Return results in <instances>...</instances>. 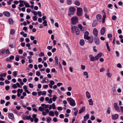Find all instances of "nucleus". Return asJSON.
Here are the masks:
<instances>
[{"mask_svg":"<svg viewBox=\"0 0 123 123\" xmlns=\"http://www.w3.org/2000/svg\"><path fill=\"white\" fill-rule=\"evenodd\" d=\"M78 17L74 16L72 17L71 19V22L72 24L75 25L78 23Z\"/></svg>","mask_w":123,"mask_h":123,"instance_id":"obj_1","label":"nucleus"},{"mask_svg":"<svg viewBox=\"0 0 123 123\" xmlns=\"http://www.w3.org/2000/svg\"><path fill=\"white\" fill-rule=\"evenodd\" d=\"M67 100L69 102L70 105L74 106L76 104L74 100L71 98H67Z\"/></svg>","mask_w":123,"mask_h":123,"instance_id":"obj_2","label":"nucleus"},{"mask_svg":"<svg viewBox=\"0 0 123 123\" xmlns=\"http://www.w3.org/2000/svg\"><path fill=\"white\" fill-rule=\"evenodd\" d=\"M77 15L79 16H81L82 15V10L81 8H78L77 9Z\"/></svg>","mask_w":123,"mask_h":123,"instance_id":"obj_3","label":"nucleus"},{"mask_svg":"<svg viewBox=\"0 0 123 123\" xmlns=\"http://www.w3.org/2000/svg\"><path fill=\"white\" fill-rule=\"evenodd\" d=\"M114 107L115 110L118 112H120L121 111L119 108L117 104L116 103H115L114 104Z\"/></svg>","mask_w":123,"mask_h":123,"instance_id":"obj_4","label":"nucleus"},{"mask_svg":"<svg viewBox=\"0 0 123 123\" xmlns=\"http://www.w3.org/2000/svg\"><path fill=\"white\" fill-rule=\"evenodd\" d=\"M89 35V32L88 31H86L84 35V39H86L87 40H88L90 38L88 36Z\"/></svg>","mask_w":123,"mask_h":123,"instance_id":"obj_5","label":"nucleus"},{"mask_svg":"<svg viewBox=\"0 0 123 123\" xmlns=\"http://www.w3.org/2000/svg\"><path fill=\"white\" fill-rule=\"evenodd\" d=\"M89 58L90 59V61H94L95 60H97L96 56L94 57L92 55H89Z\"/></svg>","mask_w":123,"mask_h":123,"instance_id":"obj_6","label":"nucleus"},{"mask_svg":"<svg viewBox=\"0 0 123 123\" xmlns=\"http://www.w3.org/2000/svg\"><path fill=\"white\" fill-rule=\"evenodd\" d=\"M74 28L76 32V34L77 35H79L80 34V31L78 28L77 26H74Z\"/></svg>","mask_w":123,"mask_h":123,"instance_id":"obj_7","label":"nucleus"},{"mask_svg":"<svg viewBox=\"0 0 123 123\" xmlns=\"http://www.w3.org/2000/svg\"><path fill=\"white\" fill-rule=\"evenodd\" d=\"M94 42L96 44L98 45L99 43V41L98 38V37H96L94 38Z\"/></svg>","mask_w":123,"mask_h":123,"instance_id":"obj_8","label":"nucleus"},{"mask_svg":"<svg viewBox=\"0 0 123 123\" xmlns=\"http://www.w3.org/2000/svg\"><path fill=\"white\" fill-rule=\"evenodd\" d=\"M118 117V115L117 114H115L114 115H112V118L113 120H116Z\"/></svg>","mask_w":123,"mask_h":123,"instance_id":"obj_9","label":"nucleus"},{"mask_svg":"<svg viewBox=\"0 0 123 123\" xmlns=\"http://www.w3.org/2000/svg\"><path fill=\"white\" fill-rule=\"evenodd\" d=\"M105 31V28L104 27L102 28L100 30V33L101 35H104Z\"/></svg>","mask_w":123,"mask_h":123,"instance_id":"obj_10","label":"nucleus"},{"mask_svg":"<svg viewBox=\"0 0 123 123\" xmlns=\"http://www.w3.org/2000/svg\"><path fill=\"white\" fill-rule=\"evenodd\" d=\"M93 32L94 34L96 37H97V36L98 35V31L96 28H95L93 29Z\"/></svg>","mask_w":123,"mask_h":123,"instance_id":"obj_11","label":"nucleus"},{"mask_svg":"<svg viewBox=\"0 0 123 123\" xmlns=\"http://www.w3.org/2000/svg\"><path fill=\"white\" fill-rule=\"evenodd\" d=\"M3 14L4 15L7 17H9L10 16V13L7 11H6L4 12Z\"/></svg>","mask_w":123,"mask_h":123,"instance_id":"obj_12","label":"nucleus"},{"mask_svg":"<svg viewBox=\"0 0 123 123\" xmlns=\"http://www.w3.org/2000/svg\"><path fill=\"white\" fill-rule=\"evenodd\" d=\"M98 23V22L97 20H94L92 24V26L93 27L96 26L97 25Z\"/></svg>","mask_w":123,"mask_h":123,"instance_id":"obj_13","label":"nucleus"},{"mask_svg":"<svg viewBox=\"0 0 123 123\" xmlns=\"http://www.w3.org/2000/svg\"><path fill=\"white\" fill-rule=\"evenodd\" d=\"M96 18L98 21H100L101 18H102V17L100 14H98L96 15Z\"/></svg>","mask_w":123,"mask_h":123,"instance_id":"obj_14","label":"nucleus"},{"mask_svg":"<svg viewBox=\"0 0 123 123\" xmlns=\"http://www.w3.org/2000/svg\"><path fill=\"white\" fill-rule=\"evenodd\" d=\"M55 65L56 66H57L58 64V58L57 56H56L55 57Z\"/></svg>","mask_w":123,"mask_h":123,"instance_id":"obj_15","label":"nucleus"},{"mask_svg":"<svg viewBox=\"0 0 123 123\" xmlns=\"http://www.w3.org/2000/svg\"><path fill=\"white\" fill-rule=\"evenodd\" d=\"M102 53L100 52L98 53L97 55L96 56V58L97 60L100 57H101L102 55Z\"/></svg>","mask_w":123,"mask_h":123,"instance_id":"obj_16","label":"nucleus"},{"mask_svg":"<svg viewBox=\"0 0 123 123\" xmlns=\"http://www.w3.org/2000/svg\"><path fill=\"white\" fill-rule=\"evenodd\" d=\"M85 110V107L84 106H83L82 107L81 109L79 110V114H81L82 112H83Z\"/></svg>","mask_w":123,"mask_h":123,"instance_id":"obj_17","label":"nucleus"},{"mask_svg":"<svg viewBox=\"0 0 123 123\" xmlns=\"http://www.w3.org/2000/svg\"><path fill=\"white\" fill-rule=\"evenodd\" d=\"M89 116L88 114H86L84 117V121H86L89 118Z\"/></svg>","mask_w":123,"mask_h":123,"instance_id":"obj_18","label":"nucleus"},{"mask_svg":"<svg viewBox=\"0 0 123 123\" xmlns=\"http://www.w3.org/2000/svg\"><path fill=\"white\" fill-rule=\"evenodd\" d=\"M80 45L81 46H83L85 44V41L83 39H81L80 42Z\"/></svg>","mask_w":123,"mask_h":123,"instance_id":"obj_19","label":"nucleus"},{"mask_svg":"<svg viewBox=\"0 0 123 123\" xmlns=\"http://www.w3.org/2000/svg\"><path fill=\"white\" fill-rule=\"evenodd\" d=\"M8 117L10 119H12L14 117V115L12 113H9L8 114Z\"/></svg>","mask_w":123,"mask_h":123,"instance_id":"obj_20","label":"nucleus"},{"mask_svg":"<svg viewBox=\"0 0 123 123\" xmlns=\"http://www.w3.org/2000/svg\"><path fill=\"white\" fill-rule=\"evenodd\" d=\"M9 24L10 25H12L13 23V21L11 18H9L8 19Z\"/></svg>","mask_w":123,"mask_h":123,"instance_id":"obj_21","label":"nucleus"},{"mask_svg":"<svg viewBox=\"0 0 123 123\" xmlns=\"http://www.w3.org/2000/svg\"><path fill=\"white\" fill-rule=\"evenodd\" d=\"M86 97L88 98H91V95L88 91H86Z\"/></svg>","mask_w":123,"mask_h":123,"instance_id":"obj_22","label":"nucleus"},{"mask_svg":"<svg viewBox=\"0 0 123 123\" xmlns=\"http://www.w3.org/2000/svg\"><path fill=\"white\" fill-rule=\"evenodd\" d=\"M89 105H93V101L92 99H91L89 100Z\"/></svg>","mask_w":123,"mask_h":123,"instance_id":"obj_23","label":"nucleus"},{"mask_svg":"<svg viewBox=\"0 0 123 123\" xmlns=\"http://www.w3.org/2000/svg\"><path fill=\"white\" fill-rule=\"evenodd\" d=\"M75 8L74 7H70L69 9V11H74V12L75 11Z\"/></svg>","mask_w":123,"mask_h":123,"instance_id":"obj_24","label":"nucleus"},{"mask_svg":"<svg viewBox=\"0 0 123 123\" xmlns=\"http://www.w3.org/2000/svg\"><path fill=\"white\" fill-rule=\"evenodd\" d=\"M74 4L75 5L77 6H79L80 5V2L78 1H75L74 3Z\"/></svg>","mask_w":123,"mask_h":123,"instance_id":"obj_25","label":"nucleus"},{"mask_svg":"<svg viewBox=\"0 0 123 123\" xmlns=\"http://www.w3.org/2000/svg\"><path fill=\"white\" fill-rule=\"evenodd\" d=\"M31 117V116H25L24 117L23 119L24 120H29Z\"/></svg>","mask_w":123,"mask_h":123,"instance_id":"obj_26","label":"nucleus"},{"mask_svg":"<svg viewBox=\"0 0 123 123\" xmlns=\"http://www.w3.org/2000/svg\"><path fill=\"white\" fill-rule=\"evenodd\" d=\"M24 4L25 5V6L26 7H30L29 4L28 3H26L25 2L24 3Z\"/></svg>","mask_w":123,"mask_h":123,"instance_id":"obj_27","label":"nucleus"},{"mask_svg":"<svg viewBox=\"0 0 123 123\" xmlns=\"http://www.w3.org/2000/svg\"><path fill=\"white\" fill-rule=\"evenodd\" d=\"M107 72L106 73V75H107L109 77H111V74L109 72L108 69L107 70Z\"/></svg>","mask_w":123,"mask_h":123,"instance_id":"obj_28","label":"nucleus"},{"mask_svg":"<svg viewBox=\"0 0 123 123\" xmlns=\"http://www.w3.org/2000/svg\"><path fill=\"white\" fill-rule=\"evenodd\" d=\"M90 38L89 39V43H92L93 41V38H90V37H89Z\"/></svg>","mask_w":123,"mask_h":123,"instance_id":"obj_29","label":"nucleus"},{"mask_svg":"<svg viewBox=\"0 0 123 123\" xmlns=\"http://www.w3.org/2000/svg\"><path fill=\"white\" fill-rule=\"evenodd\" d=\"M49 115L50 116H54V112L52 111H50L49 114Z\"/></svg>","mask_w":123,"mask_h":123,"instance_id":"obj_30","label":"nucleus"},{"mask_svg":"<svg viewBox=\"0 0 123 123\" xmlns=\"http://www.w3.org/2000/svg\"><path fill=\"white\" fill-rule=\"evenodd\" d=\"M84 12L86 14L88 13V10L87 9L86 7H84L83 9Z\"/></svg>","mask_w":123,"mask_h":123,"instance_id":"obj_31","label":"nucleus"},{"mask_svg":"<svg viewBox=\"0 0 123 123\" xmlns=\"http://www.w3.org/2000/svg\"><path fill=\"white\" fill-rule=\"evenodd\" d=\"M74 11H69L68 12V15H73L74 14Z\"/></svg>","mask_w":123,"mask_h":123,"instance_id":"obj_32","label":"nucleus"},{"mask_svg":"<svg viewBox=\"0 0 123 123\" xmlns=\"http://www.w3.org/2000/svg\"><path fill=\"white\" fill-rule=\"evenodd\" d=\"M6 73H2L0 74V77H5L6 75Z\"/></svg>","mask_w":123,"mask_h":123,"instance_id":"obj_33","label":"nucleus"},{"mask_svg":"<svg viewBox=\"0 0 123 123\" xmlns=\"http://www.w3.org/2000/svg\"><path fill=\"white\" fill-rule=\"evenodd\" d=\"M67 3L68 5H70L72 3V1L71 0H67Z\"/></svg>","mask_w":123,"mask_h":123,"instance_id":"obj_34","label":"nucleus"},{"mask_svg":"<svg viewBox=\"0 0 123 123\" xmlns=\"http://www.w3.org/2000/svg\"><path fill=\"white\" fill-rule=\"evenodd\" d=\"M84 75L85 76H86V77L87 78H88V73L87 72H86V71L84 72Z\"/></svg>","mask_w":123,"mask_h":123,"instance_id":"obj_35","label":"nucleus"},{"mask_svg":"<svg viewBox=\"0 0 123 123\" xmlns=\"http://www.w3.org/2000/svg\"><path fill=\"white\" fill-rule=\"evenodd\" d=\"M57 98V97L55 95H54L53 97L52 98V99L53 101H55L56 99V98Z\"/></svg>","mask_w":123,"mask_h":123,"instance_id":"obj_36","label":"nucleus"},{"mask_svg":"<svg viewBox=\"0 0 123 123\" xmlns=\"http://www.w3.org/2000/svg\"><path fill=\"white\" fill-rule=\"evenodd\" d=\"M44 109L41 106H40L39 107V111H44Z\"/></svg>","mask_w":123,"mask_h":123,"instance_id":"obj_37","label":"nucleus"},{"mask_svg":"<svg viewBox=\"0 0 123 123\" xmlns=\"http://www.w3.org/2000/svg\"><path fill=\"white\" fill-rule=\"evenodd\" d=\"M20 90V89H18V90H17V96H18V97H19L20 96V95H21V94L19 92V91Z\"/></svg>","mask_w":123,"mask_h":123,"instance_id":"obj_38","label":"nucleus"},{"mask_svg":"<svg viewBox=\"0 0 123 123\" xmlns=\"http://www.w3.org/2000/svg\"><path fill=\"white\" fill-rule=\"evenodd\" d=\"M16 56H17V57H15V60L17 61H18L19 60V57H20V56L18 55H17Z\"/></svg>","mask_w":123,"mask_h":123,"instance_id":"obj_39","label":"nucleus"},{"mask_svg":"<svg viewBox=\"0 0 123 123\" xmlns=\"http://www.w3.org/2000/svg\"><path fill=\"white\" fill-rule=\"evenodd\" d=\"M78 28L81 30L82 28L83 27L82 25L81 24H79L78 25Z\"/></svg>","mask_w":123,"mask_h":123,"instance_id":"obj_40","label":"nucleus"},{"mask_svg":"<svg viewBox=\"0 0 123 123\" xmlns=\"http://www.w3.org/2000/svg\"><path fill=\"white\" fill-rule=\"evenodd\" d=\"M14 29H12L11 30L10 34L12 35H13L14 34Z\"/></svg>","mask_w":123,"mask_h":123,"instance_id":"obj_41","label":"nucleus"},{"mask_svg":"<svg viewBox=\"0 0 123 123\" xmlns=\"http://www.w3.org/2000/svg\"><path fill=\"white\" fill-rule=\"evenodd\" d=\"M43 24H44V26H47V21L46 20H44V21L43 22Z\"/></svg>","mask_w":123,"mask_h":123,"instance_id":"obj_42","label":"nucleus"},{"mask_svg":"<svg viewBox=\"0 0 123 123\" xmlns=\"http://www.w3.org/2000/svg\"><path fill=\"white\" fill-rule=\"evenodd\" d=\"M51 120V118L50 117H48L47 118V121L48 123H49L50 121Z\"/></svg>","mask_w":123,"mask_h":123,"instance_id":"obj_43","label":"nucleus"},{"mask_svg":"<svg viewBox=\"0 0 123 123\" xmlns=\"http://www.w3.org/2000/svg\"><path fill=\"white\" fill-rule=\"evenodd\" d=\"M117 18L116 16L115 15L113 16L112 17V19L113 20H115Z\"/></svg>","mask_w":123,"mask_h":123,"instance_id":"obj_44","label":"nucleus"},{"mask_svg":"<svg viewBox=\"0 0 123 123\" xmlns=\"http://www.w3.org/2000/svg\"><path fill=\"white\" fill-rule=\"evenodd\" d=\"M13 75L14 76L16 77L17 76V73L16 72V71H14L13 72Z\"/></svg>","mask_w":123,"mask_h":123,"instance_id":"obj_45","label":"nucleus"},{"mask_svg":"<svg viewBox=\"0 0 123 123\" xmlns=\"http://www.w3.org/2000/svg\"><path fill=\"white\" fill-rule=\"evenodd\" d=\"M41 95H45L46 94V92L45 91H43V92H42Z\"/></svg>","mask_w":123,"mask_h":123,"instance_id":"obj_46","label":"nucleus"},{"mask_svg":"<svg viewBox=\"0 0 123 123\" xmlns=\"http://www.w3.org/2000/svg\"><path fill=\"white\" fill-rule=\"evenodd\" d=\"M30 87L31 88H33V85L31 83H30L29 84Z\"/></svg>","mask_w":123,"mask_h":123,"instance_id":"obj_47","label":"nucleus"},{"mask_svg":"<svg viewBox=\"0 0 123 123\" xmlns=\"http://www.w3.org/2000/svg\"><path fill=\"white\" fill-rule=\"evenodd\" d=\"M52 107L53 109L54 110L55 109V103H54L52 104Z\"/></svg>","mask_w":123,"mask_h":123,"instance_id":"obj_48","label":"nucleus"},{"mask_svg":"<svg viewBox=\"0 0 123 123\" xmlns=\"http://www.w3.org/2000/svg\"><path fill=\"white\" fill-rule=\"evenodd\" d=\"M108 38H112V35L111 34H109L108 35ZM109 39H110V38Z\"/></svg>","mask_w":123,"mask_h":123,"instance_id":"obj_49","label":"nucleus"},{"mask_svg":"<svg viewBox=\"0 0 123 123\" xmlns=\"http://www.w3.org/2000/svg\"><path fill=\"white\" fill-rule=\"evenodd\" d=\"M31 12L33 13L34 15L35 16H37V12L35 11H32Z\"/></svg>","mask_w":123,"mask_h":123,"instance_id":"obj_50","label":"nucleus"},{"mask_svg":"<svg viewBox=\"0 0 123 123\" xmlns=\"http://www.w3.org/2000/svg\"><path fill=\"white\" fill-rule=\"evenodd\" d=\"M38 14L40 17H41L42 16V13L40 11H38L37 12Z\"/></svg>","mask_w":123,"mask_h":123,"instance_id":"obj_51","label":"nucleus"},{"mask_svg":"<svg viewBox=\"0 0 123 123\" xmlns=\"http://www.w3.org/2000/svg\"><path fill=\"white\" fill-rule=\"evenodd\" d=\"M37 17L36 16H34L33 17V20L34 21L37 20Z\"/></svg>","mask_w":123,"mask_h":123,"instance_id":"obj_52","label":"nucleus"},{"mask_svg":"<svg viewBox=\"0 0 123 123\" xmlns=\"http://www.w3.org/2000/svg\"><path fill=\"white\" fill-rule=\"evenodd\" d=\"M38 21L40 23H41L42 22V19L41 18H39L38 19Z\"/></svg>","mask_w":123,"mask_h":123,"instance_id":"obj_53","label":"nucleus"},{"mask_svg":"<svg viewBox=\"0 0 123 123\" xmlns=\"http://www.w3.org/2000/svg\"><path fill=\"white\" fill-rule=\"evenodd\" d=\"M52 48V46H48L47 47V49L49 50L51 49Z\"/></svg>","mask_w":123,"mask_h":123,"instance_id":"obj_54","label":"nucleus"},{"mask_svg":"<svg viewBox=\"0 0 123 123\" xmlns=\"http://www.w3.org/2000/svg\"><path fill=\"white\" fill-rule=\"evenodd\" d=\"M23 52V50L21 49H19L18 50V53L20 54H22Z\"/></svg>","mask_w":123,"mask_h":123,"instance_id":"obj_55","label":"nucleus"},{"mask_svg":"<svg viewBox=\"0 0 123 123\" xmlns=\"http://www.w3.org/2000/svg\"><path fill=\"white\" fill-rule=\"evenodd\" d=\"M32 94L33 96H36L37 95V93L36 92H33L32 93Z\"/></svg>","mask_w":123,"mask_h":123,"instance_id":"obj_56","label":"nucleus"},{"mask_svg":"<svg viewBox=\"0 0 123 123\" xmlns=\"http://www.w3.org/2000/svg\"><path fill=\"white\" fill-rule=\"evenodd\" d=\"M50 83L51 84H50L52 85H54L55 84V82L53 80H51L50 81Z\"/></svg>","mask_w":123,"mask_h":123,"instance_id":"obj_57","label":"nucleus"},{"mask_svg":"<svg viewBox=\"0 0 123 123\" xmlns=\"http://www.w3.org/2000/svg\"><path fill=\"white\" fill-rule=\"evenodd\" d=\"M40 74L39 72V71H37L36 73V75L37 76H39L40 75Z\"/></svg>","mask_w":123,"mask_h":123,"instance_id":"obj_58","label":"nucleus"},{"mask_svg":"<svg viewBox=\"0 0 123 123\" xmlns=\"http://www.w3.org/2000/svg\"><path fill=\"white\" fill-rule=\"evenodd\" d=\"M30 39L31 40H34L35 39V37L34 36H30Z\"/></svg>","mask_w":123,"mask_h":123,"instance_id":"obj_59","label":"nucleus"},{"mask_svg":"<svg viewBox=\"0 0 123 123\" xmlns=\"http://www.w3.org/2000/svg\"><path fill=\"white\" fill-rule=\"evenodd\" d=\"M12 87L14 88L15 89L17 87V86L16 84H13L12 86Z\"/></svg>","mask_w":123,"mask_h":123,"instance_id":"obj_60","label":"nucleus"},{"mask_svg":"<svg viewBox=\"0 0 123 123\" xmlns=\"http://www.w3.org/2000/svg\"><path fill=\"white\" fill-rule=\"evenodd\" d=\"M57 109L58 110L62 111V108L61 107H57Z\"/></svg>","mask_w":123,"mask_h":123,"instance_id":"obj_61","label":"nucleus"},{"mask_svg":"<svg viewBox=\"0 0 123 123\" xmlns=\"http://www.w3.org/2000/svg\"><path fill=\"white\" fill-rule=\"evenodd\" d=\"M110 108L108 107V109L107 110V112L108 114H110Z\"/></svg>","mask_w":123,"mask_h":123,"instance_id":"obj_62","label":"nucleus"},{"mask_svg":"<svg viewBox=\"0 0 123 123\" xmlns=\"http://www.w3.org/2000/svg\"><path fill=\"white\" fill-rule=\"evenodd\" d=\"M81 68L82 70H84L85 69V67L84 65H81Z\"/></svg>","mask_w":123,"mask_h":123,"instance_id":"obj_63","label":"nucleus"},{"mask_svg":"<svg viewBox=\"0 0 123 123\" xmlns=\"http://www.w3.org/2000/svg\"><path fill=\"white\" fill-rule=\"evenodd\" d=\"M118 33L119 34H121V33L122 32L121 29H119L117 31Z\"/></svg>","mask_w":123,"mask_h":123,"instance_id":"obj_64","label":"nucleus"}]
</instances>
